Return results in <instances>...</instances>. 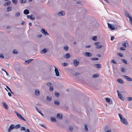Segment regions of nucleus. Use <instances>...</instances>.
<instances>
[{
    "instance_id": "obj_21",
    "label": "nucleus",
    "mask_w": 132,
    "mask_h": 132,
    "mask_svg": "<svg viewBox=\"0 0 132 132\" xmlns=\"http://www.w3.org/2000/svg\"><path fill=\"white\" fill-rule=\"evenodd\" d=\"M21 127V125L20 124H18L16 125H14V128L16 129H18Z\"/></svg>"
},
{
    "instance_id": "obj_45",
    "label": "nucleus",
    "mask_w": 132,
    "mask_h": 132,
    "mask_svg": "<svg viewBox=\"0 0 132 132\" xmlns=\"http://www.w3.org/2000/svg\"><path fill=\"white\" fill-rule=\"evenodd\" d=\"M118 115H119V117H120V120H122V118H123L122 117V115L121 114L119 113V114H118Z\"/></svg>"
},
{
    "instance_id": "obj_3",
    "label": "nucleus",
    "mask_w": 132,
    "mask_h": 132,
    "mask_svg": "<svg viewBox=\"0 0 132 132\" xmlns=\"http://www.w3.org/2000/svg\"><path fill=\"white\" fill-rule=\"evenodd\" d=\"M122 76L127 81H132V79L130 77L124 75H123Z\"/></svg>"
},
{
    "instance_id": "obj_12",
    "label": "nucleus",
    "mask_w": 132,
    "mask_h": 132,
    "mask_svg": "<svg viewBox=\"0 0 132 132\" xmlns=\"http://www.w3.org/2000/svg\"><path fill=\"white\" fill-rule=\"evenodd\" d=\"M84 55L87 57H90L92 55V54L90 53L86 52L84 53Z\"/></svg>"
},
{
    "instance_id": "obj_54",
    "label": "nucleus",
    "mask_w": 132,
    "mask_h": 132,
    "mask_svg": "<svg viewBox=\"0 0 132 132\" xmlns=\"http://www.w3.org/2000/svg\"><path fill=\"white\" fill-rule=\"evenodd\" d=\"M0 57L2 59H3L4 58V57L3 54H0Z\"/></svg>"
},
{
    "instance_id": "obj_59",
    "label": "nucleus",
    "mask_w": 132,
    "mask_h": 132,
    "mask_svg": "<svg viewBox=\"0 0 132 132\" xmlns=\"http://www.w3.org/2000/svg\"><path fill=\"white\" fill-rule=\"evenodd\" d=\"M25 132H30V130L28 129H27L25 130Z\"/></svg>"
},
{
    "instance_id": "obj_6",
    "label": "nucleus",
    "mask_w": 132,
    "mask_h": 132,
    "mask_svg": "<svg viewBox=\"0 0 132 132\" xmlns=\"http://www.w3.org/2000/svg\"><path fill=\"white\" fill-rule=\"evenodd\" d=\"M121 122L125 125L128 124V122L127 121L126 119L124 118H123L121 120H120Z\"/></svg>"
},
{
    "instance_id": "obj_58",
    "label": "nucleus",
    "mask_w": 132,
    "mask_h": 132,
    "mask_svg": "<svg viewBox=\"0 0 132 132\" xmlns=\"http://www.w3.org/2000/svg\"><path fill=\"white\" fill-rule=\"evenodd\" d=\"M105 132H111V130L109 129L106 130Z\"/></svg>"
},
{
    "instance_id": "obj_48",
    "label": "nucleus",
    "mask_w": 132,
    "mask_h": 132,
    "mask_svg": "<svg viewBox=\"0 0 132 132\" xmlns=\"http://www.w3.org/2000/svg\"><path fill=\"white\" fill-rule=\"evenodd\" d=\"M105 100L106 101L108 102H110V99L108 98H105Z\"/></svg>"
},
{
    "instance_id": "obj_2",
    "label": "nucleus",
    "mask_w": 132,
    "mask_h": 132,
    "mask_svg": "<svg viewBox=\"0 0 132 132\" xmlns=\"http://www.w3.org/2000/svg\"><path fill=\"white\" fill-rule=\"evenodd\" d=\"M14 113L16 114L17 117L19 119L24 121H26V120L24 119L23 117L21 114L18 113L17 111H15Z\"/></svg>"
},
{
    "instance_id": "obj_50",
    "label": "nucleus",
    "mask_w": 132,
    "mask_h": 132,
    "mask_svg": "<svg viewBox=\"0 0 132 132\" xmlns=\"http://www.w3.org/2000/svg\"><path fill=\"white\" fill-rule=\"evenodd\" d=\"M69 129L71 131H72L73 130V127L72 126H70L69 127Z\"/></svg>"
},
{
    "instance_id": "obj_8",
    "label": "nucleus",
    "mask_w": 132,
    "mask_h": 132,
    "mask_svg": "<svg viewBox=\"0 0 132 132\" xmlns=\"http://www.w3.org/2000/svg\"><path fill=\"white\" fill-rule=\"evenodd\" d=\"M62 117L63 116L62 114H60L59 113H57L56 116L57 118L60 120H62Z\"/></svg>"
},
{
    "instance_id": "obj_32",
    "label": "nucleus",
    "mask_w": 132,
    "mask_h": 132,
    "mask_svg": "<svg viewBox=\"0 0 132 132\" xmlns=\"http://www.w3.org/2000/svg\"><path fill=\"white\" fill-rule=\"evenodd\" d=\"M55 96L58 97H59V94L58 92H55Z\"/></svg>"
},
{
    "instance_id": "obj_44",
    "label": "nucleus",
    "mask_w": 132,
    "mask_h": 132,
    "mask_svg": "<svg viewBox=\"0 0 132 132\" xmlns=\"http://www.w3.org/2000/svg\"><path fill=\"white\" fill-rule=\"evenodd\" d=\"M102 46L101 45H97L96 47V48H101L102 47Z\"/></svg>"
},
{
    "instance_id": "obj_46",
    "label": "nucleus",
    "mask_w": 132,
    "mask_h": 132,
    "mask_svg": "<svg viewBox=\"0 0 132 132\" xmlns=\"http://www.w3.org/2000/svg\"><path fill=\"white\" fill-rule=\"evenodd\" d=\"M117 54L119 56H120V57H122L123 56V54H122L121 53H118Z\"/></svg>"
},
{
    "instance_id": "obj_22",
    "label": "nucleus",
    "mask_w": 132,
    "mask_h": 132,
    "mask_svg": "<svg viewBox=\"0 0 132 132\" xmlns=\"http://www.w3.org/2000/svg\"><path fill=\"white\" fill-rule=\"evenodd\" d=\"M95 65L97 68H101V65L100 64H95Z\"/></svg>"
},
{
    "instance_id": "obj_49",
    "label": "nucleus",
    "mask_w": 132,
    "mask_h": 132,
    "mask_svg": "<svg viewBox=\"0 0 132 132\" xmlns=\"http://www.w3.org/2000/svg\"><path fill=\"white\" fill-rule=\"evenodd\" d=\"M127 99L128 101L132 100V97H128Z\"/></svg>"
},
{
    "instance_id": "obj_38",
    "label": "nucleus",
    "mask_w": 132,
    "mask_h": 132,
    "mask_svg": "<svg viewBox=\"0 0 132 132\" xmlns=\"http://www.w3.org/2000/svg\"><path fill=\"white\" fill-rule=\"evenodd\" d=\"M20 15V13L19 12H17L15 14V16L16 17H18Z\"/></svg>"
},
{
    "instance_id": "obj_47",
    "label": "nucleus",
    "mask_w": 132,
    "mask_h": 132,
    "mask_svg": "<svg viewBox=\"0 0 132 132\" xmlns=\"http://www.w3.org/2000/svg\"><path fill=\"white\" fill-rule=\"evenodd\" d=\"M39 125L44 128H46V127L44 124H39Z\"/></svg>"
},
{
    "instance_id": "obj_26",
    "label": "nucleus",
    "mask_w": 132,
    "mask_h": 132,
    "mask_svg": "<svg viewBox=\"0 0 132 132\" xmlns=\"http://www.w3.org/2000/svg\"><path fill=\"white\" fill-rule=\"evenodd\" d=\"M51 121L52 122H56V120L54 118H52L51 117Z\"/></svg>"
},
{
    "instance_id": "obj_34",
    "label": "nucleus",
    "mask_w": 132,
    "mask_h": 132,
    "mask_svg": "<svg viewBox=\"0 0 132 132\" xmlns=\"http://www.w3.org/2000/svg\"><path fill=\"white\" fill-rule=\"evenodd\" d=\"M91 60H98V59L96 57L92 58H91Z\"/></svg>"
},
{
    "instance_id": "obj_41",
    "label": "nucleus",
    "mask_w": 132,
    "mask_h": 132,
    "mask_svg": "<svg viewBox=\"0 0 132 132\" xmlns=\"http://www.w3.org/2000/svg\"><path fill=\"white\" fill-rule=\"evenodd\" d=\"M7 11H10L11 10V7H7Z\"/></svg>"
},
{
    "instance_id": "obj_17",
    "label": "nucleus",
    "mask_w": 132,
    "mask_h": 132,
    "mask_svg": "<svg viewBox=\"0 0 132 132\" xmlns=\"http://www.w3.org/2000/svg\"><path fill=\"white\" fill-rule=\"evenodd\" d=\"M23 13L25 14H28L29 13V11L27 9H25L23 11Z\"/></svg>"
},
{
    "instance_id": "obj_37",
    "label": "nucleus",
    "mask_w": 132,
    "mask_h": 132,
    "mask_svg": "<svg viewBox=\"0 0 132 132\" xmlns=\"http://www.w3.org/2000/svg\"><path fill=\"white\" fill-rule=\"evenodd\" d=\"M121 61L124 63L127 64V61L124 59H123L121 60Z\"/></svg>"
},
{
    "instance_id": "obj_7",
    "label": "nucleus",
    "mask_w": 132,
    "mask_h": 132,
    "mask_svg": "<svg viewBox=\"0 0 132 132\" xmlns=\"http://www.w3.org/2000/svg\"><path fill=\"white\" fill-rule=\"evenodd\" d=\"M57 15L60 16H63L65 14V13L63 11H61L57 13Z\"/></svg>"
},
{
    "instance_id": "obj_36",
    "label": "nucleus",
    "mask_w": 132,
    "mask_h": 132,
    "mask_svg": "<svg viewBox=\"0 0 132 132\" xmlns=\"http://www.w3.org/2000/svg\"><path fill=\"white\" fill-rule=\"evenodd\" d=\"M1 70H2V71H4L6 73V75L7 76H9V73L5 70H4V69H3V68H2L1 69Z\"/></svg>"
},
{
    "instance_id": "obj_29",
    "label": "nucleus",
    "mask_w": 132,
    "mask_h": 132,
    "mask_svg": "<svg viewBox=\"0 0 132 132\" xmlns=\"http://www.w3.org/2000/svg\"><path fill=\"white\" fill-rule=\"evenodd\" d=\"M64 50L66 51H67L68 50V47L67 46H65L63 48Z\"/></svg>"
},
{
    "instance_id": "obj_5",
    "label": "nucleus",
    "mask_w": 132,
    "mask_h": 132,
    "mask_svg": "<svg viewBox=\"0 0 132 132\" xmlns=\"http://www.w3.org/2000/svg\"><path fill=\"white\" fill-rule=\"evenodd\" d=\"M14 128V124L11 125L8 129V132H10Z\"/></svg>"
},
{
    "instance_id": "obj_1",
    "label": "nucleus",
    "mask_w": 132,
    "mask_h": 132,
    "mask_svg": "<svg viewBox=\"0 0 132 132\" xmlns=\"http://www.w3.org/2000/svg\"><path fill=\"white\" fill-rule=\"evenodd\" d=\"M108 28L110 29L113 30L116 29L115 26L112 24H110L109 23H107Z\"/></svg>"
},
{
    "instance_id": "obj_20",
    "label": "nucleus",
    "mask_w": 132,
    "mask_h": 132,
    "mask_svg": "<svg viewBox=\"0 0 132 132\" xmlns=\"http://www.w3.org/2000/svg\"><path fill=\"white\" fill-rule=\"evenodd\" d=\"M54 104L57 105H59L60 104V102L59 101H55L54 102Z\"/></svg>"
},
{
    "instance_id": "obj_53",
    "label": "nucleus",
    "mask_w": 132,
    "mask_h": 132,
    "mask_svg": "<svg viewBox=\"0 0 132 132\" xmlns=\"http://www.w3.org/2000/svg\"><path fill=\"white\" fill-rule=\"evenodd\" d=\"M47 86H50L51 85V84L50 82H48L47 84Z\"/></svg>"
},
{
    "instance_id": "obj_43",
    "label": "nucleus",
    "mask_w": 132,
    "mask_h": 132,
    "mask_svg": "<svg viewBox=\"0 0 132 132\" xmlns=\"http://www.w3.org/2000/svg\"><path fill=\"white\" fill-rule=\"evenodd\" d=\"M121 71L122 72H125V70L123 68H122L121 70Z\"/></svg>"
},
{
    "instance_id": "obj_56",
    "label": "nucleus",
    "mask_w": 132,
    "mask_h": 132,
    "mask_svg": "<svg viewBox=\"0 0 132 132\" xmlns=\"http://www.w3.org/2000/svg\"><path fill=\"white\" fill-rule=\"evenodd\" d=\"M67 65V64L65 63H63L62 64V65L63 66H66V65Z\"/></svg>"
},
{
    "instance_id": "obj_63",
    "label": "nucleus",
    "mask_w": 132,
    "mask_h": 132,
    "mask_svg": "<svg viewBox=\"0 0 132 132\" xmlns=\"http://www.w3.org/2000/svg\"><path fill=\"white\" fill-rule=\"evenodd\" d=\"M90 47V45H87L86 46H85V48H89Z\"/></svg>"
},
{
    "instance_id": "obj_61",
    "label": "nucleus",
    "mask_w": 132,
    "mask_h": 132,
    "mask_svg": "<svg viewBox=\"0 0 132 132\" xmlns=\"http://www.w3.org/2000/svg\"><path fill=\"white\" fill-rule=\"evenodd\" d=\"M81 3V1H78L77 2V4H80Z\"/></svg>"
},
{
    "instance_id": "obj_35",
    "label": "nucleus",
    "mask_w": 132,
    "mask_h": 132,
    "mask_svg": "<svg viewBox=\"0 0 132 132\" xmlns=\"http://www.w3.org/2000/svg\"><path fill=\"white\" fill-rule=\"evenodd\" d=\"M13 53L14 54H18V52L17 50H13Z\"/></svg>"
},
{
    "instance_id": "obj_11",
    "label": "nucleus",
    "mask_w": 132,
    "mask_h": 132,
    "mask_svg": "<svg viewBox=\"0 0 132 132\" xmlns=\"http://www.w3.org/2000/svg\"><path fill=\"white\" fill-rule=\"evenodd\" d=\"M55 68L54 71L56 74V76H59V71H58V69H57L54 66Z\"/></svg>"
},
{
    "instance_id": "obj_39",
    "label": "nucleus",
    "mask_w": 132,
    "mask_h": 132,
    "mask_svg": "<svg viewBox=\"0 0 132 132\" xmlns=\"http://www.w3.org/2000/svg\"><path fill=\"white\" fill-rule=\"evenodd\" d=\"M53 86H51L50 87L49 90L51 92H52L53 91Z\"/></svg>"
},
{
    "instance_id": "obj_31",
    "label": "nucleus",
    "mask_w": 132,
    "mask_h": 132,
    "mask_svg": "<svg viewBox=\"0 0 132 132\" xmlns=\"http://www.w3.org/2000/svg\"><path fill=\"white\" fill-rule=\"evenodd\" d=\"M84 129H85V130L86 131H87L88 130V128H87V126L86 125H84Z\"/></svg>"
},
{
    "instance_id": "obj_55",
    "label": "nucleus",
    "mask_w": 132,
    "mask_h": 132,
    "mask_svg": "<svg viewBox=\"0 0 132 132\" xmlns=\"http://www.w3.org/2000/svg\"><path fill=\"white\" fill-rule=\"evenodd\" d=\"M111 62L114 64L116 63V62L114 60H113L111 61Z\"/></svg>"
},
{
    "instance_id": "obj_23",
    "label": "nucleus",
    "mask_w": 132,
    "mask_h": 132,
    "mask_svg": "<svg viewBox=\"0 0 132 132\" xmlns=\"http://www.w3.org/2000/svg\"><path fill=\"white\" fill-rule=\"evenodd\" d=\"M11 3L10 1H9L5 3L4 4V5L5 6H7L8 5H9Z\"/></svg>"
},
{
    "instance_id": "obj_13",
    "label": "nucleus",
    "mask_w": 132,
    "mask_h": 132,
    "mask_svg": "<svg viewBox=\"0 0 132 132\" xmlns=\"http://www.w3.org/2000/svg\"><path fill=\"white\" fill-rule=\"evenodd\" d=\"M27 17L29 19H30L31 20H34L35 19V18L34 17H32V15H27Z\"/></svg>"
},
{
    "instance_id": "obj_64",
    "label": "nucleus",
    "mask_w": 132,
    "mask_h": 132,
    "mask_svg": "<svg viewBox=\"0 0 132 132\" xmlns=\"http://www.w3.org/2000/svg\"><path fill=\"white\" fill-rule=\"evenodd\" d=\"M41 37H42L41 35H38L37 36V37H38V38H40Z\"/></svg>"
},
{
    "instance_id": "obj_60",
    "label": "nucleus",
    "mask_w": 132,
    "mask_h": 132,
    "mask_svg": "<svg viewBox=\"0 0 132 132\" xmlns=\"http://www.w3.org/2000/svg\"><path fill=\"white\" fill-rule=\"evenodd\" d=\"M114 39V37L113 36H112L111 38V40H113Z\"/></svg>"
},
{
    "instance_id": "obj_24",
    "label": "nucleus",
    "mask_w": 132,
    "mask_h": 132,
    "mask_svg": "<svg viewBox=\"0 0 132 132\" xmlns=\"http://www.w3.org/2000/svg\"><path fill=\"white\" fill-rule=\"evenodd\" d=\"M125 13L126 15V16L127 17L129 18H130V17H131V16H130V14H128V12H127V11L125 12Z\"/></svg>"
},
{
    "instance_id": "obj_9",
    "label": "nucleus",
    "mask_w": 132,
    "mask_h": 132,
    "mask_svg": "<svg viewBox=\"0 0 132 132\" xmlns=\"http://www.w3.org/2000/svg\"><path fill=\"white\" fill-rule=\"evenodd\" d=\"M73 63V65L75 66H77L78 65V64L79 63V62L78 61H77L76 59H75L74 60Z\"/></svg>"
},
{
    "instance_id": "obj_42",
    "label": "nucleus",
    "mask_w": 132,
    "mask_h": 132,
    "mask_svg": "<svg viewBox=\"0 0 132 132\" xmlns=\"http://www.w3.org/2000/svg\"><path fill=\"white\" fill-rule=\"evenodd\" d=\"M26 0H21L20 1V2L21 3H24L26 2Z\"/></svg>"
},
{
    "instance_id": "obj_40",
    "label": "nucleus",
    "mask_w": 132,
    "mask_h": 132,
    "mask_svg": "<svg viewBox=\"0 0 132 132\" xmlns=\"http://www.w3.org/2000/svg\"><path fill=\"white\" fill-rule=\"evenodd\" d=\"M98 75L97 74H94L93 76V78H95L97 77H98Z\"/></svg>"
},
{
    "instance_id": "obj_16",
    "label": "nucleus",
    "mask_w": 132,
    "mask_h": 132,
    "mask_svg": "<svg viewBox=\"0 0 132 132\" xmlns=\"http://www.w3.org/2000/svg\"><path fill=\"white\" fill-rule=\"evenodd\" d=\"M47 51L48 50L45 48H44L40 51V53L42 54L45 53H46Z\"/></svg>"
},
{
    "instance_id": "obj_19",
    "label": "nucleus",
    "mask_w": 132,
    "mask_h": 132,
    "mask_svg": "<svg viewBox=\"0 0 132 132\" xmlns=\"http://www.w3.org/2000/svg\"><path fill=\"white\" fill-rule=\"evenodd\" d=\"M122 46L126 47L128 46V44L127 43L125 42L122 44Z\"/></svg>"
},
{
    "instance_id": "obj_33",
    "label": "nucleus",
    "mask_w": 132,
    "mask_h": 132,
    "mask_svg": "<svg viewBox=\"0 0 132 132\" xmlns=\"http://www.w3.org/2000/svg\"><path fill=\"white\" fill-rule=\"evenodd\" d=\"M51 98H52L51 97H49L48 96H47V97L46 100L48 101H50L51 100Z\"/></svg>"
},
{
    "instance_id": "obj_51",
    "label": "nucleus",
    "mask_w": 132,
    "mask_h": 132,
    "mask_svg": "<svg viewBox=\"0 0 132 132\" xmlns=\"http://www.w3.org/2000/svg\"><path fill=\"white\" fill-rule=\"evenodd\" d=\"M129 21H130V23L131 24H132V18L131 17H130V18H129Z\"/></svg>"
},
{
    "instance_id": "obj_18",
    "label": "nucleus",
    "mask_w": 132,
    "mask_h": 132,
    "mask_svg": "<svg viewBox=\"0 0 132 132\" xmlns=\"http://www.w3.org/2000/svg\"><path fill=\"white\" fill-rule=\"evenodd\" d=\"M117 81L119 83L123 84V83L122 80L121 78H119L117 79Z\"/></svg>"
},
{
    "instance_id": "obj_14",
    "label": "nucleus",
    "mask_w": 132,
    "mask_h": 132,
    "mask_svg": "<svg viewBox=\"0 0 132 132\" xmlns=\"http://www.w3.org/2000/svg\"><path fill=\"white\" fill-rule=\"evenodd\" d=\"M63 57L65 59H68L70 57V56L69 54L67 53L65 55H64Z\"/></svg>"
},
{
    "instance_id": "obj_62",
    "label": "nucleus",
    "mask_w": 132,
    "mask_h": 132,
    "mask_svg": "<svg viewBox=\"0 0 132 132\" xmlns=\"http://www.w3.org/2000/svg\"><path fill=\"white\" fill-rule=\"evenodd\" d=\"M79 75V73L78 72H76V73H75V76Z\"/></svg>"
},
{
    "instance_id": "obj_57",
    "label": "nucleus",
    "mask_w": 132,
    "mask_h": 132,
    "mask_svg": "<svg viewBox=\"0 0 132 132\" xmlns=\"http://www.w3.org/2000/svg\"><path fill=\"white\" fill-rule=\"evenodd\" d=\"M120 49L121 50H123V51H124V50H125V49L124 47H120Z\"/></svg>"
},
{
    "instance_id": "obj_30",
    "label": "nucleus",
    "mask_w": 132,
    "mask_h": 132,
    "mask_svg": "<svg viewBox=\"0 0 132 132\" xmlns=\"http://www.w3.org/2000/svg\"><path fill=\"white\" fill-rule=\"evenodd\" d=\"M32 60V59H29L28 61H26V62L27 63V64H29L31 62Z\"/></svg>"
},
{
    "instance_id": "obj_27",
    "label": "nucleus",
    "mask_w": 132,
    "mask_h": 132,
    "mask_svg": "<svg viewBox=\"0 0 132 132\" xmlns=\"http://www.w3.org/2000/svg\"><path fill=\"white\" fill-rule=\"evenodd\" d=\"M12 3L15 4H16L18 2L17 0H12Z\"/></svg>"
},
{
    "instance_id": "obj_25",
    "label": "nucleus",
    "mask_w": 132,
    "mask_h": 132,
    "mask_svg": "<svg viewBox=\"0 0 132 132\" xmlns=\"http://www.w3.org/2000/svg\"><path fill=\"white\" fill-rule=\"evenodd\" d=\"M118 96L119 98L121 100H123V97L122 96L121 94H118Z\"/></svg>"
},
{
    "instance_id": "obj_52",
    "label": "nucleus",
    "mask_w": 132,
    "mask_h": 132,
    "mask_svg": "<svg viewBox=\"0 0 132 132\" xmlns=\"http://www.w3.org/2000/svg\"><path fill=\"white\" fill-rule=\"evenodd\" d=\"M97 38L96 36H95L93 37L92 38V40H95Z\"/></svg>"
},
{
    "instance_id": "obj_10",
    "label": "nucleus",
    "mask_w": 132,
    "mask_h": 132,
    "mask_svg": "<svg viewBox=\"0 0 132 132\" xmlns=\"http://www.w3.org/2000/svg\"><path fill=\"white\" fill-rule=\"evenodd\" d=\"M2 104H3V106L4 108H5L6 109H8V106L5 102H2Z\"/></svg>"
},
{
    "instance_id": "obj_4",
    "label": "nucleus",
    "mask_w": 132,
    "mask_h": 132,
    "mask_svg": "<svg viewBox=\"0 0 132 132\" xmlns=\"http://www.w3.org/2000/svg\"><path fill=\"white\" fill-rule=\"evenodd\" d=\"M40 31L45 36L48 35V34L47 32L43 28L41 29Z\"/></svg>"
},
{
    "instance_id": "obj_15",
    "label": "nucleus",
    "mask_w": 132,
    "mask_h": 132,
    "mask_svg": "<svg viewBox=\"0 0 132 132\" xmlns=\"http://www.w3.org/2000/svg\"><path fill=\"white\" fill-rule=\"evenodd\" d=\"M35 95L37 96H39V91L37 89L35 90Z\"/></svg>"
},
{
    "instance_id": "obj_28",
    "label": "nucleus",
    "mask_w": 132,
    "mask_h": 132,
    "mask_svg": "<svg viewBox=\"0 0 132 132\" xmlns=\"http://www.w3.org/2000/svg\"><path fill=\"white\" fill-rule=\"evenodd\" d=\"M26 130V128L25 127H21L20 129V130L21 131L25 130Z\"/></svg>"
}]
</instances>
